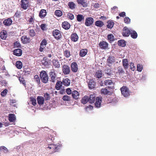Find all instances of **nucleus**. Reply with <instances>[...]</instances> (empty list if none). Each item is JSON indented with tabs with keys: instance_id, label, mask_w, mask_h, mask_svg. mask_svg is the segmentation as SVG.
Masks as SVG:
<instances>
[{
	"instance_id": "obj_45",
	"label": "nucleus",
	"mask_w": 156,
	"mask_h": 156,
	"mask_svg": "<svg viewBox=\"0 0 156 156\" xmlns=\"http://www.w3.org/2000/svg\"><path fill=\"white\" fill-rule=\"evenodd\" d=\"M143 69V66L142 65L139 64L137 66V71L140 72Z\"/></svg>"
},
{
	"instance_id": "obj_60",
	"label": "nucleus",
	"mask_w": 156,
	"mask_h": 156,
	"mask_svg": "<svg viewBox=\"0 0 156 156\" xmlns=\"http://www.w3.org/2000/svg\"><path fill=\"white\" fill-rule=\"evenodd\" d=\"M92 5L94 6L95 8L98 9L100 7V5L98 3H93Z\"/></svg>"
},
{
	"instance_id": "obj_5",
	"label": "nucleus",
	"mask_w": 156,
	"mask_h": 156,
	"mask_svg": "<svg viewBox=\"0 0 156 156\" xmlns=\"http://www.w3.org/2000/svg\"><path fill=\"white\" fill-rule=\"evenodd\" d=\"M115 62L114 57L110 56L107 59V65L109 66H111Z\"/></svg>"
},
{
	"instance_id": "obj_8",
	"label": "nucleus",
	"mask_w": 156,
	"mask_h": 156,
	"mask_svg": "<svg viewBox=\"0 0 156 156\" xmlns=\"http://www.w3.org/2000/svg\"><path fill=\"white\" fill-rule=\"evenodd\" d=\"M102 98L101 97H97L95 103V106L97 108H100L101 106Z\"/></svg>"
},
{
	"instance_id": "obj_48",
	"label": "nucleus",
	"mask_w": 156,
	"mask_h": 156,
	"mask_svg": "<svg viewBox=\"0 0 156 156\" xmlns=\"http://www.w3.org/2000/svg\"><path fill=\"white\" fill-rule=\"evenodd\" d=\"M30 99L32 102V104L34 106L36 104V101L35 98H34L30 97Z\"/></svg>"
},
{
	"instance_id": "obj_52",
	"label": "nucleus",
	"mask_w": 156,
	"mask_h": 156,
	"mask_svg": "<svg viewBox=\"0 0 156 156\" xmlns=\"http://www.w3.org/2000/svg\"><path fill=\"white\" fill-rule=\"evenodd\" d=\"M67 17L71 20H72L74 18V15L71 13H68L67 14Z\"/></svg>"
},
{
	"instance_id": "obj_31",
	"label": "nucleus",
	"mask_w": 156,
	"mask_h": 156,
	"mask_svg": "<svg viewBox=\"0 0 156 156\" xmlns=\"http://www.w3.org/2000/svg\"><path fill=\"white\" fill-rule=\"evenodd\" d=\"M7 37L6 32L5 31L3 30L0 34V37L2 39H5Z\"/></svg>"
},
{
	"instance_id": "obj_46",
	"label": "nucleus",
	"mask_w": 156,
	"mask_h": 156,
	"mask_svg": "<svg viewBox=\"0 0 156 156\" xmlns=\"http://www.w3.org/2000/svg\"><path fill=\"white\" fill-rule=\"evenodd\" d=\"M47 44V41L46 39H44L41 41L40 45L42 47H45Z\"/></svg>"
},
{
	"instance_id": "obj_24",
	"label": "nucleus",
	"mask_w": 156,
	"mask_h": 156,
	"mask_svg": "<svg viewBox=\"0 0 156 156\" xmlns=\"http://www.w3.org/2000/svg\"><path fill=\"white\" fill-rule=\"evenodd\" d=\"M9 121L10 122H13L16 119V116L15 115L10 114L9 115Z\"/></svg>"
},
{
	"instance_id": "obj_27",
	"label": "nucleus",
	"mask_w": 156,
	"mask_h": 156,
	"mask_svg": "<svg viewBox=\"0 0 156 156\" xmlns=\"http://www.w3.org/2000/svg\"><path fill=\"white\" fill-rule=\"evenodd\" d=\"M87 50L86 49H83L81 50L80 52V55L81 57H84L87 53Z\"/></svg>"
},
{
	"instance_id": "obj_55",
	"label": "nucleus",
	"mask_w": 156,
	"mask_h": 156,
	"mask_svg": "<svg viewBox=\"0 0 156 156\" xmlns=\"http://www.w3.org/2000/svg\"><path fill=\"white\" fill-rule=\"evenodd\" d=\"M124 21L126 23L128 24L130 23V20L129 17H126L124 18Z\"/></svg>"
},
{
	"instance_id": "obj_34",
	"label": "nucleus",
	"mask_w": 156,
	"mask_h": 156,
	"mask_svg": "<svg viewBox=\"0 0 156 156\" xmlns=\"http://www.w3.org/2000/svg\"><path fill=\"white\" fill-rule=\"evenodd\" d=\"M130 35L131 37L134 39L136 38L137 36L136 32L134 30H131Z\"/></svg>"
},
{
	"instance_id": "obj_18",
	"label": "nucleus",
	"mask_w": 156,
	"mask_h": 156,
	"mask_svg": "<svg viewBox=\"0 0 156 156\" xmlns=\"http://www.w3.org/2000/svg\"><path fill=\"white\" fill-rule=\"evenodd\" d=\"M12 21L11 19L8 18L5 20L3 22L4 24L6 26H9L11 25Z\"/></svg>"
},
{
	"instance_id": "obj_61",
	"label": "nucleus",
	"mask_w": 156,
	"mask_h": 156,
	"mask_svg": "<svg viewBox=\"0 0 156 156\" xmlns=\"http://www.w3.org/2000/svg\"><path fill=\"white\" fill-rule=\"evenodd\" d=\"M7 149L4 146L0 147V151H2L5 152H7Z\"/></svg>"
},
{
	"instance_id": "obj_47",
	"label": "nucleus",
	"mask_w": 156,
	"mask_h": 156,
	"mask_svg": "<svg viewBox=\"0 0 156 156\" xmlns=\"http://www.w3.org/2000/svg\"><path fill=\"white\" fill-rule=\"evenodd\" d=\"M55 15L58 16H60L62 15V11L59 10L55 11Z\"/></svg>"
},
{
	"instance_id": "obj_23",
	"label": "nucleus",
	"mask_w": 156,
	"mask_h": 156,
	"mask_svg": "<svg viewBox=\"0 0 156 156\" xmlns=\"http://www.w3.org/2000/svg\"><path fill=\"white\" fill-rule=\"evenodd\" d=\"M95 98V95L94 94H90L89 98V101L90 103H93L94 102Z\"/></svg>"
},
{
	"instance_id": "obj_54",
	"label": "nucleus",
	"mask_w": 156,
	"mask_h": 156,
	"mask_svg": "<svg viewBox=\"0 0 156 156\" xmlns=\"http://www.w3.org/2000/svg\"><path fill=\"white\" fill-rule=\"evenodd\" d=\"M8 92V90L6 89H5L1 93V95L2 96H5L6 94Z\"/></svg>"
},
{
	"instance_id": "obj_26",
	"label": "nucleus",
	"mask_w": 156,
	"mask_h": 156,
	"mask_svg": "<svg viewBox=\"0 0 156 156\" xmlns=\"http://www.w3.org/2000/svg\"><path fill=\"white\" fill-rule=\"evenodd\" d=\"M62 83L61 81H58L56 83L55 88L57 90H59L62 86Z\"/></svg>"
},
{
	"instance_id": "obj_14",
	"label": "nucleus",
	"mask_w": 156,
	"mask_h": 156,
	"mask_svg": "<svg viewBox=\"0 0 156 156\" xmlns=\"http://www.w3.org/2000/svg\"><path fill=\"white\" fill-rule=\"evenodd\" d=\"M38 104L39 105H42L44 104V98L41 96H38L37 98Z\"/></svg>"
},
{
	"instance_id": "obj_56",
	"label": "nucleus",
	"mask_w": 156,
	"mask_h": 156,
	"mask_svg": "<svg viewBox=\"0 0 156 156\" xmlns=\"http://www.w3.org/2000/svg\"><path fill=\"white\" fill-rule=\"evenodd\" d=\"M112 70L110 69H107L105 70V73L108 75L112 74Z\"/></svg>"
},
{
	"instance_id": "obj_19",
	"label": "nucleus",
	"mask_w": 156,
	"mask_h": 156,
	"mask_svg": "<svg viewBox=\"0 0 156 156\" xmlns=\"http://www.w3.org/2000/svg\"><path fill=\"white\" fill-rule=\"evenodd\" d=\"M47 148L49 149H54L55 151L54 152H55L57 151L59 149L58 146H56V145L54 144H50L47 147Z\"/></svg>"
},
{
	"instance_id": "obj_29",
	"label": "nucleus",
	"mask_w": 156,
	"mask_h": 156,
	"mask_svg": "<svg viewBox=\"0 0 156 156\" xmlns=\"http://www.w3.org/2000/svg\"><path fill=\"white\" fill-rule=\"evenodd\" d=\"M46 15V11L45 10H41L39 13V16L41 18H44Z\"/></svg>"
},
{
	"instance_id": "obj_22",
	"label": "nucleus",
	"mask_w": 156,
	"mask_h": 156,
	"mask_svg": "<svg viewBox=\"0 0 156 156\" xmlns=\"http://www.w3.org/2000/svg\"><path fill=\"white\" fill-rule=\"evenodd\" d=\"M71 39L73 41L76 42L78 39V37L76 34L74 33L71 35Z\"/></svg>"
},
{
	"instance_id": "obj_28",
	"label": "nucleus",
	"mask_w": 156,
	"mask_h": 156,
	"mask_svg": "<svg viewBox=\"0 0 156 156\" xmlns=\"http://www.w3.org/2000/svg\"><path fill=\"white\" fill-rule=\"evenodd\" d=\"M81 103L83 104H85L89 101V98L87 96H84L82 99L81 101Z\"/></svg>"
},
{
	"instance_id": "obj_35",
	"label": "nucleus",
	"mask_w": 156,
	"mask_h": 156,
	"mask_svg": "<svg viewBox=\"0 0 156 156\" xmlns=\"http://www.w3.org/2000/svg\"><path fill=\"white\" fill-rule=\"evenodd\" d=\"M119 45L122 47H124L126 45V43L125 41L123 40H119L118 42Z\"/></svg>"
},
{
	"instance_id": "obj_51",
	"label": "nucleus",
	"mask_w": 156,
	"mask_h": 156,
	"mask_svg": "<svg viewBox=\"0 0 156 156\" xmlns=\"http://www.w3.org/2000/svg\"><path fill=\"white\" fill-rule=\"evenodd\" d=\"M52 137L51 136L46 138V141L48 144L51 143L52 141Z\"/></svg>"
},
{
	"instance_id": "obj_10",
	"label": "nucleus",
	"mask_w": 156,
	"mask_h": 156,
	"mask_svg": "<svg viewBox=\"0 0 156 156\" xmlns=\"http://www.w3.org/2000/svg\"><path fill=\"white\" fill-rule=\"evenodd\" d=\"M79 4L81 5L84 7H86L88 6V3L87 0H77Z\"/></svg>"
},
{
	"instance_id": "obj_49",
	"label": "nucleus",
	"mask_w": 156,
	"mask_h": 156,
	"mask_svg": "<svg viewBox=\"0 0 156 156\" xmlns=\"http://www.w3.org/2000/svg\"><path fill=\"white\" fill-rule=\"evenodd\" d=\"M29 33L30 36L32 37H33L35 36L36 34L34 30H30L29 32Z\"/></svg>"
},
{
	"instance_id": "obj_1",
	"label": "nucleus",
	"mask_w": 156,
	"mask_h": 156,
	"mask_svg": "<svg viewBox=\"0 0 156 156\" xmlns=\"http://www.w3.org/2000/svg\"><path fill=\"white\" fill-rule=\"evenodd\" d=\"M40 77L41 79L42 82L46 83L48 81V76L44 71H42L40 73Z\"/></svg>"
},
{
	"instance_id": "obj_16",
	"label": "nucleus",
	"mask_w": 156,
	"mask_h": 156,
	"mask_svg": "<svg viewBox=\"0 0 156 156\" xmlns=\"http://www.w3.org/2000/svg\"><path fill=\"white\" fill-rule=\"evenodd\" d=\"M13 52L14 55L18 56H21L22 54V51L20 49H15L13 51Z\"/></svg>"
},
{
	"instance_id": "obj_11",
	"label": "nucleus",
	"mask_w": 156,
	"mask_h": 156,
	"mask_svg": "<svg viewBox=\"0 0 156 156\" xmlns=\"http://www.w3.org/2000/svg\"><path fill=\"white\" fill-rule=\"evenodd\" d=\"M104 84L106 86H111L110 88L112 89L114 84V83L111 80H107L104 81Z\"/></svg>"
},
{
	"instance_id": "obj_58",
	"label": "nucleus",
	"mask_w": 156,
	"mask_h": 156,
	"mask_svg": "<svg viewBox=\"0 0 156 156\" xmlns=\"http://www.w3.org/2000/svg\"><path fill=\"white\" fill-rule=\"evenodd\" d=\"M41 28L43 30H46V25L44 24H42L41 25Z\"/></svg>"
},
{
	"instance_id": "obj_20",
	"label": "nucleus",
	"mask_w": 156,
	"mask_h": 156,
	"mask_svg": "<svg viewBox=\"0 0 156 156\" xmlns=\"http://www.w3.org/2000/svg\"><path fill=\"white\" fill-rule=\"evenodd\" d=\"M79 92L76 90H74L72 93V96L73 98L75 99H77L79 98Z\"/></svg>"
},
{
	"instance_id": "obj_44",
	"label": "nucleus",
	"mask_w": 156,
	"mask_h": 156,
	"mask_svg": "<svg viewBox=\"0 0 156 156\" xmlns=\"http://www.w3.org/2000/svg\"><path fill=\"white\" fill-rule=\"evenodd\" d=\"M64 56L67 58L69 57L71 55L70 51L67 50H66L64 51Z\"/></svg>"
},
{
	"instance_id": "obj_32",
	"label": "nucleus",
	"mask_w": 156,
	"mask_h": 156,
	"mask_svg": "<svg viewBox=\"0 0 156 156\" xmlns=\"http://www.w3.org/2000/svg\"><path fill=\"white\" fill-rule=\"evenodd\" d=\"M107 23V27L108 28L111 29L112 28L114 25V23L112 20L108 21Z\"/></svg>"
},
{
	"instance_id": "obj_21",
	"label": "nucleus",
	"mask_w": 156,
	"mask_h": 156,
	"mask_svg": "<svg viewBox=\"0 0 156 156\" xmlns=\"http://www.w3.org/2000/svg\"><path fill=\"white\" fill-rule=\"evenodd\" d=\"M63 84L66 86H69L70 83V80L68 78L64 79L62 81Z\"/></svg>"
},
{
	"instance_id": "obj_3",
	"label": "nucleus",
	"mask_w": 156,
	"mask_h": 156,
	"mask_svg": "<svg viewBox=\"0 0 156 156\" xmlns=\"http://www.w3.org/2000/svg\"><path fill=\"white\" fill-rule=\"evenodd\" d=\"M21 7L23 9L26 10L28 7L29 2L27 0H21Z\"/></svg>"
},
{
	"instance_id": "obj_36",
	"label": "nucleus",
	"mask_w": 156,
	"mask_h": 156,
	"mask_svg": "<svg viewBox=\"0 0 156 156\" xmlns=\"http://www.w3.org/2000/svg\"><path fill=\"white\" fill-rule=\"evenodd\" d=\"M122 64L125 69L127 68L128 66V62L127 59H124L122 60Z\"/></svg>"
},
{
	"instance_id": "obj_40",
	"label": "nucleus",
	"mask_w": 156,
	"mask_h": 156,
	"mask_svg": "<svg viewBox=\"0 0 156 156\" xmlns=\"http://www.w3.org/2000/svg\"><path fill=\"white\" fill-rule=\"evenodd\" d=\"M95 83L93 81L90 80L88 83L89 87L91 89H92L94 87Z\"/></svg>"
},
{
	"instance_id": "obj_62",
	"label": "nucleus",
	"mask_w": 156,
	"mask_h": 156,
	"mask_svg": "<svg viewBox=\"0 0 156 156\" xmlns=\"http://www.w3.org/2000/svg\"><path fill=\"white\" fill-rule=\"evenodd\" d=\"M34 78L35 80H36V81L37 83H39L40 82V79L38 76L37 75H35L34 76Z\"/></svg>"
},
{
	"instance_id": "obj_13",
	"label": "nucleus",
	"mask_w": 156,
	"mask_h": 156,
	"mask_svg": "<svg viewBox=\"0 0 156 156\" xmlns=\"http://www.w3.org/2000/svg\"><path fill=\"white\" fill-rule=\"evenodd\" d=\"M50 76L51 77V81L54 82L56 80V75L54 72H51L50 73Z\"/></svg>"
},
{
	"instance_id": "obj_4",
	"label": "nucleus",
	"mask_w": 156,
	"mask_h": 156,
	"mask_svg": "<svg viewBox=\"0 0 156 156\" xmlns=\"http://www.w3.org/2000/svg\"><path fill=\"white\" fill-rule=\"evenodd\" d=\"M122 94L125 97L128 96L129 95L128 88L126 86H123L121 88Z\"/></svg>"
},
{
	"instance_id": "obj_63",
	"label": "nucleus",
	"mask_w": 156,
	"mask_h": 156,
	"mask_svg": "<svg viewBox=\"0 0 156 156\" xmlns=\"http://www.w3.org/2000/svg\"><path fill=\"white\" fill-rule=\"evenodd\" d=\"M14 46L16 47H19L20 46V42L16 41L15 42Z\"/></svg>"
},
{
	"instance_id": "obj_30",
	"label": "nucleus",
	"mask_w": 156,
	"mask_h": 156,
	"mask_svg": "<svg viewBox=\"0 0 156 156\" xmlns=\"http://www.w3.org/2000/svg\"><path fill=\"white\" fill-rule=\"evenodd\" d=\"M29 38L26 36H23L21 37V41L24 44H26L29 42Z\"/></svg>"
},
{
	"instance_id": "obj_37",
	"label": "nucleus",
	"mask_w": 156,
	"mask_h": 156,
	"mask_svg": "<svg viewBox=\"0 0 156 156\" xmlns=\"http://www.w3.org/2000/svg\"><path fill=\"white\" fill-rule=\"evenodd\" d=\"M84 16L83 15L78 14L77 16V20L78 22H81L84 19Z\"/></svg>"
},
{
	"instance_id": "obj_64",
	"label": "nucleus",
	"mask_w": 156,
	"mask_h": 156,
	"mask_svg": "<svg viewBox=\"0 0 156 156\" xmlns=\"http://www.w3.org/2000/svg\"><path fill=\"white\" fill-rule=\"evenodd\" d=\"M66 92L68 94H70L72 93V90L69 88L66 89Z\"/></svg>"
},
{
	"instance_id": "obj_15",
	"label": "nucleus",
	"mask_w": 156,
	"mask_h": 156,
	"mask_svg": "<svg viewBox=\"0 0 156 156\" xmlns=\"http://www.w3.org/2000/svg\"><path fill=\"white\" fill-rule=\"evenodd\" d=\"M99 45L101 48L105 49L108 47V44L105 41H103L99 43Z\"/></svg>"
},
{
	"instance_id": "obj_7",
	"label": "nucleus",
	"mask_w": 156,
	"mask_h": 156,
	"mask_svg": "<svg viewBox=\"0 0 156 156\" xmlns=\"http://www.w3.org/2000/svg\"><path fill=\"white\" fill-rule=\"evenodd\" d=\"M94 22V19L91 17H89L86 19L85 25L87 26H89L92 25Z\"/></svg>"
},
{
	"instance_id": "obj_6",
	"label": "nucleus",
	"mask_w": 156,
	"mask_h": 156,
	"mask_svg": "<svg viewBox=\"0 0 156 156\" xmlns=\"http://www.w3.org/2000/svg\"><path fill=\"white\" fill-rule=\"evenodd\" d=\"M131 30H130L126 27H124L122 34L124 37H128L130 34Z\"/></svg>"
},
{
	"instance_id": "obj_38",
	"label": "nucleus",
	"mask_w": 156,
	"mask_h": 156,
	"mask_svg": "<svg viewBox=\"0 0 156 156\" xmlns=\"http://www.w3.org/2000/svg\"><path fill=\"white\" fill-rule=\"evenodd\" d=\"M95 25L97 26L101 27L104 24L102 21L100 20H98L95 22Z\"/></svg>"
},
{
	"instance_id": "obj_17",
	"label": "nucleus",
	"mask_w": 156,
	"mask_h": 156,
	"mask_svg": "<svg viewBox=\"0 0 156 156\" xmlns=\"http://www.w3.org/2000/svg\"><path fill=\"white\" fill-rule=\"evenodd\" d=\"M70 24L67 22H64L62 23V27L65 30H68L70 27Z\"/></svg>"
},
{
	"instance_id": "obj_9",
	"label": "nucleus",
	"mask_w": 156,
	"mask_h": 156,
	"mask_svg": "<svg viewBox=\"0 0 156 156\" xmlns=\"http://www.w3.org/2000/svg\"><path fill=\"white\" fill-rule=\"evenodd\" d=\"M62 71L63 73L66 75L68 74L69 73L70 69L69 67L66 65H64L62 67Z\"/></svg>"
},
{
	"instance_id": "obj_50",
	"label": "nucleus",
	"mask_w": 156,
	"mask_h": 156,
	"mask_svg": "<svg viewBox=\"0 0 156 156\" xmlns=\"http://www.w3.org/2000/svg\"><path fill=\"white\" fill-rule=\"evenodd\" d=\"M64 101H69L70 100V97L68 95H64L62 98Z\"/></svg>"
},
{
	"instance_id": "obj_42",
	"label": "nucleus",
	"mask_w": 156,
	"mask_h": 156,
	"mask_svg": "<svg viewBox=\"0 0 156 156\" xmlns=\"http://www.w3.org/2000/svg\"><path fill=\"white\" fill-rule=\"evenodd\" d=\"M108 40L110 41H113L114 40V37L112 34H110L108 35Z\"/></svg>"
},
{
	"instance_id": "obj_57",
	"label": "nucleus",
	"mask_w": 156,
	"mask_h": 156,
	"mask_svg": "<svg viewBox=\"0 0 156 156\" xmlns=\"http://www.w3.org/2000/svg\"><path fill=\"white\" fill-rule=\"evenodd\" d=\"M118 73L119 74H122L124 73V71L122 69L121 67H119L118 68Z\"/></svg>"
},
{
	"instance_id": "obj_12",
	"label": "nucleus",
	"mask_w": 156,
	"mask_h": 156,
	"mask_svg": "<svg viewBox=\"0 0 156 156\" xmlns=\"http://www.w3.org/2000/svg\"><path fill=\"white\" fill-rule=\"evenodd\" d=\"M71 69L73 72H76L77 71L78 68L77 63L75 62H73L71 64Z\"/></svg>"
},
{
	"instance_id": "obj_53",
	"label": "nucleus",
	"mask_w": 156,
	"mask_h": 156,
	"mask_svg": "<svg viewBox=\"0 0 156 156\" xmlns=\"http://www.w3.org/2000/svg\"><path fill=\"white\" fill-rule=\"evenodd\" d=\"M131 69L133 71H134L136 69V67L134 66V64L133 63H131L130 65Z\"/></svg>"
},
{
	"instance_id": "obj_43",
	"label": "nucleus",
	"mask_w": 156,
	"mask_h": 156,
	"mask_svg": "<svg viewBox=\"0 0 156 156\" xmlns=\"http://www.w3.org/2000/svg\"><path fill=\"white\" fill-rule=\"evenodd\" d=\"M68 5L69 8L71 9H73L75 7V4L73 2H69Z\"/></svg>"
},
{
	"instance_id": "obj_25",
	"label": "nucleus",
	"mask_w": 156,
	"mask_h": 156,
	"mask_svg": "<svg viewBox=\"0 0 156 156\" xmlns=\"http://www.w3.org/2000/svg\"><path fill=\"white\" fill-rule=\"evenodd\" d=\"M52 63L53 65L55 68H58L60 66V64L58 60L56 59H53L52 60Z\"/></svg>"
},
{
	"instance_id": "obj_39",
	"label": "nucleus",
	"mask_w": 156,
	"mask_h": 156,
	"mask_svg": "<svg viewBox=\"0 0 156 156\" xmlns=\"http://www.w3.org/2000/svg\"><path fill=\"white\" fill-rule=\"evenodd\" d=\"M101 92L102 94H109L111 92L109 91L107 89L105 88L102 89L101 90Z\"/></svg>"
},
{
	"instance_id": "obj_59",
	"label": "nucleus",
	"mask_w": 156,
	"mask_h": 156,
	"mask_svg": "<svg viewBox=\"0 0 156 156\" xmlns=\"http://www.w3.org/2000/svg\"><path fill=\"white\" fill-rule=\"evenodd\" d=\"M44 97L45 98V100H49L50 98L49 95L47 93H46L45 94H44Z\"/></svg>"
},
{
	"instance_id": "obj_41",
	"label": "nucleus",
	"mask_w": 156,
	"mask_h": 156,
	"mask_svg": "<svg viewBox=\"0 0 156 156\" xmlns=\"http://www.w3.org/2000/svg\"><path fill=\"white\" fill-rule=\"evenodd\" d=\"M16 66L18 69H21L22 67V63L20 61H18L16 63Z\"/></svg>"
},
{
	"instance_id": "obj_33",
	"label": "nucleus",
	"mask_w": 156,
	"mask_h": 156,
	"mask_svg": "<svg viewBox=\"0 0 156 156\" xmlns=\"http://www.w3.org/2000/svg\"><path fill=\"white\" fill-rule=\"evenodd\" d=\"M102 74L101 71L98 70L96 73L95 77L99 79L102 77Z\"/></svg>"
},
{
	"instance_id": "obj_2",
	"label": "nucleus",
	"mask_w": 156,
	"mask_h": 156,
	"mask_svg": "<svg viewBox=\"0 0 156 156\" xmlns=\"http://www.w3.org/2000/svg\"><path fill=\"white\" fill-rule=\"evenodd\" d=\"M53 35L55 38L57 40L60 39L62 37L61 32L57 30H53Z\"/></svg>"
}]
</instances>
